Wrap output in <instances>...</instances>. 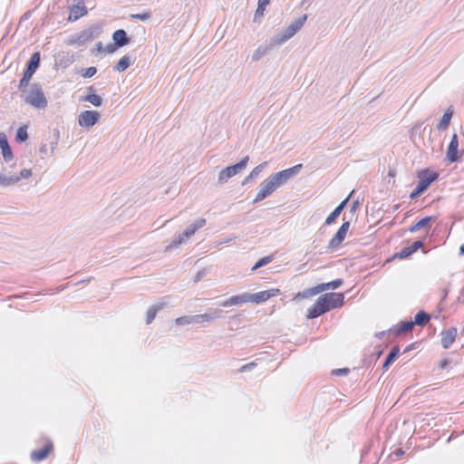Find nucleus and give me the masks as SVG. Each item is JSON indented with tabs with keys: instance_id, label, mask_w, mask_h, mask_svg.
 <instances>
[{
	"instance_id": "obj_1",
	"label": "nucleus",
	"mask_w": 464,
	"mask_h": 464,
	"mask_svg": "<svg viewBox=\"0 0 464 464\" xmlns=\"http://www.w3.org/2000/svg\"><path fill=\"white\" fill-rule=\"evenodd\" d=\"M23 92H25L24 102L32 107L44 109L47 106V99L39 84L33 83L27 90L24 88Z\"/></svg>"
},
{
	"instance_id": "obj_2",
	"label": "nucleus",
	"mask_w": 464,
	"mask_h": 464,
	"mask_svg": "<svg viewBox=\"0 0 464 464\" xmlns=\"http://www.w3.org/2000/svg\"><path fill=\"white\" fill-rule=\"evenodd\" d=\"M306 19L307 15L304 14L303 16L292 22L285 31H283L282 33L278 34L277 35L274 36L271 39V45L279 46L285 44L303 27Z\"/></svg>"
},
{
	"instance_id": "obj_3",
	"label": "nucleus",
	"mask_w": 464,
	"mask_h": 464,
	"mask_svg": "<svg viewBox=\"0 0 464 464\" xmlns=\"http://www.w3.org/2000/svg\"><path fill=\"white\" fill-rule=\"evenodd\" d=\"M417 177L420 181L413 191L411 193V198H415L423 191H425L429 186L438 179L439 175L438 173L430 171L429 169H421L417 173Z\"/></svg>"
},
{
	"instance_id": "obj_4",
	"label": "nucleus",
	"mask_w": 464,
	"mask_h": 464,
	"mask_svg": "<svg viewBox=\"0 0 464 464\" xmlns=\"http://www.w3.org/2000/svg\"><path fill=\"white\" fill-rule=\"evenodd\" d=\"M248 161L249 156H246L238 163L223 169L218 174V183L219 185L227 183L229 179L244 170Z\"/></svg>"
},
{
	"instance_id": "obj_5",
	"label": "nucleus",
	"mask_w": 464,
	"mask_h": 464,
	"mask_svg": "<svg viewBox=\"0 0 464 464\" xmlns=\"http://www.w3.org/2000/svg\"><path fill=\"white\" fill-rule=\"evenodd\" d=\"M205 225H206V219L205 218H201L197 219L195 222L190 224L182 234L179 235L166 247V250H169V249H171L173 247L179 246V245H181L184 242L185 238H189L191 236H193L195 234V232L198 229L203 227Z\"/></svg>"
},
{
	"instance_id": "obj_6",
	"label": "nucleus",
	"mask_w": 464,
	"mask_h": 464,
	"mask_svg": "<svg viewBox=\"0 0 464 464\" xmlns=\"http://www.w3.org/2000/svg\"><path fill=\"white\" fill-rule=\"evenodd\" d=\"M40 59H41L40 53L36 52L32 54L29 62H28L27 68L24 71V75H23L22 79L20 80V82L18 85V88L20 91H23L24 88H25L28 85L29 81L31 80L34 73L39 67Z\"/></svg>"
},
{
	"instance_id": "obj_7",
	"label": "nucleus",
	"mask_w": 464,
	"mask_h": 464,
	"mask_svg": "<svg viewBox=\"0 0 464 464\" xmlns=\"http://www.w3.org/2000/svg\"><path fill=\"white\" fill-rule=\"evenodd\" d=\"M97 34V28L94 26H91L89 28H86L80 33L72 35L68 40L69 44H76V45H82L84 43L92 40L94 35Z\"/></svg>"
},
{
	"instance_id": "obj_8",
	"label": "nucleus",
	"mask_w": 464,
	"mask_h": 464,
	"mask_svg": "<svg viewBox=\"0 0 464 464\" xmlns=\"http://www.w3.org/2000/svg\"><path fill=\"white\" fill-rule=\"evenodd\" d=\"M101 114L96 111H84L78 116V124L82 128L90 129L100 120Z\"/></svg>"
},
{
	"instance_id": "obj_9",
	"label": "nucleus",
	"mask_w": 464,
	"mask_h": 464,
	"mask_svg": "<svg viewBox=\"0 0 464 464\" xmlns=\"http://www.w3.org/2000/svg\"><path fill=\"white\" fill-rule=\"evenodd\" d=\"M327 311H329L328 306L325 304V299L322 295L318 297L315 304L308 309L306 317L309 319L316 318Z\"/></svg>"
},
{
	"instance_id": "obj_10",
	"label": "nucleus",
	"mask_w": 464,
	"mask_h": 464,
	"mask_svg": "<svg viewBox=\"0 0 464 464\" xmlns=\"http://www.w3.org/2000/svg\"><path fill=\"white\" fill-rule=\"evenodd\" d=\"M169 300H170L169 296H164L159 302L152 304L148 309L147 316H146L147 324H150V323H152V321L154 320V318L159 311L164 309L165 307H167L169 304Z\"/></svg>"
},
{
	"instance_id": "obj_11",
	"label": "nucleus",
	"mask_w": 464,
	"mask_h": 464,
	"mask_svg": "<svg viewBox=\"0 0 464 464\" xmlns=\"http://www.w3.org/2000/svg\"><path fill=\"white\" fill-rule=\"evenodd\" d=\"M350 227V222L344 221L342 226L339 227L335 235L329 241L328 246L330 248H335L342 244L344 240L346 234Z\"/></svg>"
},
{
	"instance_id": "obj_12",
	"label": "nucleus",
	"mask_w": 464,
	"mask_h": 464,
	"mask_svg": "<svg viewBox=\"0 0 464 464\" xmlns=\"http://www.w3.org/2000/svg\"><path fill=\"white\" fill-rule=\"evenodd\" d=\"M301 168H302V164H297L292 168L274 173V176L276 178L279 184L282 186L285 183H286L291 178L295 176L299 172Z\"/></svg>"
},
{
	"instance_id": "obj_13",
	"label": "nucleus",
	"mask_w": 464,
	"mask_h": 464,
	"mask_svg": "<svg viewBox=\"0 0 464 464\" xmlns=\"http://www.w3.org/2000/svg\"><path fill=\"white\" fill-rule=\"evenodd\" d=\"M274 191H276L273 185H271V180L269 179H266L263 182L259 185L258 192L254 199V203L262 201L268 196H270Z\"/></svg>"
},
{
	"instance_id": "obj_14",
	"label": "nucleus",
	"mask_w": 464,
	"mask_h": 464,
	"mask_svg": "<svg viewBox=\"0 0 464 464\" xmlns=\"http://www.w3.org/2000/svg\"><path fill=\"white\" fill-rule=\"evenodd\" d=\"M279 294V289L272 288L266 291H261L256 294H250L251 303L260 304L267 301L271 297L276 296Z\"/></svg>"
},
{
	"instance_id": "obj_15",
	"label": "nucleus",
	"mask_w": 464,
	"mask_h": 464,
	"mask_svg": "<svg viewBox=\"0 0 464 464\" xmlns=\"http://www.w3.org/2000/svg\"><path fill=\"white\" fill-rule=\"evenodd\" d=\"M323 295L325 299V304L328 306V310L340 307L343 304L344 296L342 293H328Z\"/></svg>"
},
{
	"instance_id": "obj_16",
	"label": "nucleus",
	"mask_w": 464,
	"mask_h": 464,
	"mask_svg": "<svg viewBox=\"0 0 464 464\" xmlns=\"http://www.w3.org/2000/svg\"><path fill=\"white\" fill-rule=\"evenodd\" d=\"M250 302H251L250 294L244 293L241 295H233L231 297H229L228 299L222 302L220 304V305L223 307H229V306L238 305V304L250 303Z\"/></svg>"
},
{
	"instance_id": "obj_17",
	"label": "nucleus",
	"mask_w": 464,
	"mask_h": 464,
	"mask_svg": "<svg viewBox=\"0 0 464 464\" xmlns=\"http://www.w3.org/2000/svg\"><path fill=\"white\" fill-rule=\"evenodd\" d=\"M458 148H459L458 136H457V134H453L451 140L447 149V159L450 162H456L459 160V154Z\"/></svg>"
},
{
	"instance_id": "obj_18",
	"label": "nucleus",
	"mask_w": 464,
	"mask_h": 464,
	"mask_svg": "<svg viewBox=\"0 0 464 464\" xmlns=\"http://www.w3.org/2000/svg\"><path fill=\"white\" fill-rule=\"evenodd\" d=\"M457 328L451 327L441 332V345L444 349H448L455 342L457 336Z\"/></svg>"
},
{
	"instance_id": "obj_19",
	"label": "nucleus",
	"mask_w": 464,
	"mask_h": 464,
	"mask_svg": "<svg viewBox=\"0 0 464 464\" xmlns=\"http://www.w3.org/2000/svg\"><path fill=\"white\" fill-rule=\"evenodd\" d=\"M0 148L2 150L3 158L5 162L13 160L14 155L9 146L7 137L5 133L0 132Z\"/></svg>"
},
{
	"instance_id": "obj_20",
	"label": "nucleus",
	"mask_w": 464,
	"mask_h": 464,
	"mask_svg": "<svg viewBox=\"0 0 464 464\" xmlns=\"http://www.w3.org/2000/svg\"><path fill=\"white\" fill-rule=\"evenodd\" d=\"M353 191L351 192V194L343 199L336 208L325 219V225L329 226L333 224L335 219L340 216L343 208H345L347 202L349 201V198Z\"/></svg>"
},
{
	"instance_id": "obj_21",
	"label": "nucleus",
	"mask_w": 464,
	"mask_h": 464,
	"mask_svg": "<svg viewBox=\"0 0 464 464\" xmlns=\"http://www.w3.org/2000/svg\"><path fill=\"white\" fill-rule=\"evenodd\" d=\"M86 14H87V8L84 5V4L82 3V2L78 3V4L74 5L71 8V12H70V15H69V20L70 21H76L80 17L85 15Z\"/></svg>"
},
{
	"instance_id": "obj_22",
	"label": "nucleus",
	"mask_w": 464,
	"mask_h": 464,
	"mask_svg": "<svg viewBox=\"0 0 464 464\" xmlns=\"http://www.w3.org/2000/svg\"><path fill=\"white\" fill-rule=\"evenodd\" d=\"M112 39L115 45L118 47L127 45L130 42V39L127 36V34L123 29L116 30L112 34Z\"/></svg>"
},
{
	"instance_id": "obj_23",
	"label": "nucleus",
	"mask_w": 464,
	"mask_h": 464,
	"mask_svg": "<svg viewBox=\"0 0 464 464\" xmlns=\"http://www.w3.org/2000/svg\"><path fill=\"white\" fill-rule=\"evenodd\" d=\"M53 450V445L51 443L46 444L43 449L38 450H33L31 453V459L34 461H42L45 458H47L48 454Z\"/></svg>"
},
{
	"instance_id": "obj_24",
	"label": "nucleus",
	"mask_w": 464,
	"mask_h": 464,
	"mask_svg": "<svg viewBox=\"0 0 464 464\" xmlns=\"http://www.w3.org/2000/svg\"><path fill=\"white\" fill-rule=\"evenodd\" d=\"M422 242L420 240H417L413 242L410 246L402 248L399 253L396 254V256L399 258H406L410 256L411 254L416 252L419 248L422 246Z\"/></svg>"
},
{
	"instance_id": "obj_25",
	"label": "nucleus",
	"mask_w": 464,
	"mask_h": 464,
	"mask_svg": "<svg viewBox=\"0 0 464 464\" xmlns=\"http://www.w3.org/2000/svg\"><path fill=\"white\" fill-rule=\"evenodd\" d=\"M434 220V218L433 217H426L422 219H420L419 222L415 223L414 225H412L410 228H409V231L411 233H413V232H416L421 228H426V227H430V222Z\"/></svg>"
},
{
	"instance_id": "obj_26",
	"label": "nucleus",
	"mask_w": 464,
	"mask_h": 464,
	"mask_svg": "<svg viewBox=\"0 0 464 464\" xmlns=\"http://www.w3.org/2000/svg\"><path fill=\"white\" fill-rule=\"evenodd\" d=\"M266 165H267V162H263V163L259 164L258 166H256V168H254L252 169V171L249 173V175L245 178L242 184L245 185V184L248 183L249 181H251L252 179H256L259 176V174L264 170V169L266 167Z\"/></svg>"
},
{
	"instance_id": "obj_27",
	"label": "nucleus",
	"mask_w": 464,
	"mask_h": 464,
	"mask_svg": "<svg viewBox=\"0 0 464 464\" xmlns=\"http://www.w3.org/2000/svg\"><path fill=\"white\" fill-rule=\"evenodd\" d=\"M18 183L16 174L6 175L0 173V186L10 187Z\"/></svg>"
},
{
	"instance_id": "obj_28",
	"label": "nucleus",
	"mask_w": 464,
	"mask_h": 464,
	"mask_svg": "<svg viewBox=\"0 0 464 464\" xmlns=\"http://www.w3.org/2000/svg\"><path fill=\"white\" fill-rule=\"evenodd\" d=\"M274 45H271V44L266 46V45H260L258 46L255 52L253 53L252 54V60L253 61H259L263 56H265L267 52L269 51V49L271 47H273Z\"/></svg>"
},
{
	"instance_id": "obj_29",
	"label": "nucleus",
	"mask_w": 464,
	"mask_h": 464,
	"mask_svg": "<svg viewBox=\"0 0 464 464\" xmlns=\"http://www.w3.org/2000/svg\"><path fill=\"white\" fill-rule=\"evenodd\" d=\"M130 63V58L128 55H124L120 59L113 69L119 72H122L129 68Z\"/></svg>"
},
{
	"instance_id": "obj_30",
	"label": "nucleus",
	"mask_w": 464,
	"mask_h": 464,
	"mask_svg": "<svg viewBox=\"0 0 464 464\" xmlns=\"http://www.w3.org/2000/svg\"><path fill=\"white\" fill-rule=\"evenodd\" d=\"M322 288L321 286H318V285L314 287H312V288H308L306 290H304V292H300L298 293L296 295H295V298H307L309 296H313V295H315L319 293L322 292Z\"/></svg>"
},
{
	"instance_id": "obj_31",
	"label": "nucleus",
	"mask_w": 464,
	"mask_h": 464,
	"mask_svg": "<svg viewBox=\"0 0 464 464\" xmlns=\"http://www.w3.org/2000/svg\"><path fill=\"white\" fill-rule=\"evenodd\" d=\"M430 314H428L424 311H420L415 314L413 323L416 325L422 326V325L426 324L430 321Z\"/></svg>"
},
{
	"instance_id": "obj_32",
	"label": "nucleus",
	"mask_w": 464,
	"mask_h": 464,
	"mask_svg": "<svg viewBox=\"0 0 464 464\" xmlns=\"http://www.w3.org/2000/svg\"><path fill=\"white\" fill-rule=\"evenodd\" d=\"M400 353V348L398 346H394L391 352L389 353L382 368L387 370L390 364L398 357Z\"/></svg>"
},
{
	"instance_id": "obj_33",
	"label": "nucleus",
	"mask_w": 464,
	"mask_h": 464,
	"mask_svg": "<svg viewBox=\"0 0 464 464\" xmlns=\"http://www.w3.org/2000/svg\"><path fill=\"white\" fill-rule=\"evenodd\" d=\"M82 101L88 102L96 107H99L102 104V97L95 93H90L86 95L82 99Z\"/></svg>"
},
{
	"instance_id": "obj_34",
	"label": "nucleus",
	"mask_w": 464,
	"mask_h": 464,
	"mask_svg": "<svg viewBox=\"0 0 464 464\" xmlns=\"http://www.w3.org/2000/svg\"><path fill=\"white\" fill-rule=\"evenodd\" d=\"M342 285H343V280L342 279H335V280L331 281L329 283L319 284L318 286L323 287L322 288V292H323V291H325L327 289H333V290L334 289H337Z\"/></svg>"
},
{
	"instance_id": "obj_35",
	"label": "nucleus",
	"mask_w": 464,
	"mask_h": 464,
	"mask_svg": "<svg viewBox=\"0 0 464 464\" xmlns=\"http://www.w3.org/2000/svg\"><path fill=\"white\" fill-rule=\"evenodd\" d=\"M28 139L26 126H22L17 130L15 140L18 142H24Z\"/></svg>"
},
{
	"instance_id": "obj_36",
	"label": "nucleus",
	"mask_w": 464,
	"mask_h": 464,
	"mask_svg": "<svg viewBox=\"0 0 464 464\" xmlns=\"http://www.w3.org/2000/svg\"><path fill=\"white\" fill-rule=\"evenodd\" d=\"M175 323L177 325H185V324H195L194 315H185V316L178 317L175 320Z\"/></svg>"
},
{
	"instance_id": "obj_37",
	"label": "nucleus",
	"mask_w": 464,
	"mask_h": 464,
	"mask_svg": "<svg viewBox=\"0 0 464 464\" xmlns=\"http://www.w3.org/2000/svg\"><path fill=\"white\" fill-rule=\"evenodd\" d=\"M273 260V256H265L261 259H259L252 267V270L255 271L267 264H269L270 262H272Z\"/></svg>"
},
{
	"instance_id": "obj_38",
	"label": "nucleus",
	"mask_w": 464,
	"mask_h": 464,
	"mask_svg": "<svg viewBox=\"0 0 464 464\" xmlns=\"http://www.w3.org/2000/svg\"><path fill=\"white\" fill-rule=\"evenodd\" d=\"M414 325L413 322H402L399 329L397 330V334H401L402 333L409 332L412 329Z\"/></svg>"
},
{
	"instance_id": "obj_39",
	"label": "nucleus",
	"mask_w": 464,
	"mask_h": 464,
	"mask_svg": "<svg viewBox=\"0 0 464 464\" xmlns=\"http://www.w3.org/2000/svg\"><path fill=\"white\" fill-rule=\"evenodd\" d=\"M130 17L132 19H136V20L148 21L151 17V13L149 11H146V12L140 13V14H130Z\"/></svg>"
},
{
	"instance_id": "obj_40",
	"label": "nucleus",
	"mask_w": 464,
	"mask_h": 464,
	"mask_svg": "<svg viewBox=\"0 0 464 464\" xmlns=\"http://www.w3.org/2000/svg\"><path fill=\"white\" fill-rule=\"evenodd\" d=\"M195 324H200L202 322H211V317L208 315V312L201 314L194 315Z\"/></svg>"
},
{
	"instance_id": "obj_41",
	"label": "nucleus",
	"mask_w": 464,
	"mask_h": 464,
	"mask_svg": "<svg viewBox=\"0 0 464 464\" xmlns=\"http://www.w3.org/2000/svg\"><path fill=\"white\" fill-rule=\"evenodd\" d=\"M451 116H452V113L450 111H446L440 120V128L447 127L450 121Z\"/></svg>"
},
{
	"instance_id": "obj_42",
	"label": "nucleus",
	"mask_w": 464,
	"mask_h": 464,
	"mask_svg": "<svg viewBox=\"0 0 464 464\" xmlns=\"http://www.w3.org/2000/svg\"><path fill=\"white\" fill-rule=\"evenodd\" d=\"M208 314L211 317V321L222 317V310L217 308L208 309Z\"/></svg>"
},
{
	"instance_id": "obj_43",
	"label": "nucleus",
	"mask_w": 464,
	"mask_h": 464,
	"mask_svg": "<svg viewBox=\"0 0 464 464\" xmlns=\"http://www.w3.org/2000/svg\"><path fill=\"white\" fill-rule=\"evenodd\" d=\"M32 176V170L30 169H22L19 174H16V178L18 179V182L22 179H28Z\"/></svg>"
},
{
	"instance_id": "obj_44",
	"label": "nucleus",
	"mask_w": 464,
	"mask_h": 464,
	"mask_svg": "<svg viewBox=\"0 0 464 464\" xmlns=\"http://www.w3.org/2000/svg\"><path fill=\"white\" fill-rule=\"evenodd\" d=\"M96 72H97V69H96V67L91 66V67H88L87 69H85V70L82 72V76L83 78H91V77H92Z\"/></svg>"
},
{
	"instance_id": "obj_45",
	"label": "nucleus",
	"mask_w": 464,
	"mask_h": 464,
	"mask_svg": "<svg viewBox=\"0 0 464 464\" xmlns=\"http://www.w3.org/2000/svg\"><path fill=\"white\" fill-rule=\"evenodd\" d=\"M268 179L271 180V185H273L276 190L281 186L274 174L270 175Z\"/></svg>"
},
{
	"instance_id": "obj_46",
	"label": "nucleus",
	"mask_w": 464,
	"mask_h": 464,
	"mask_svg": "<svg viewBox=\"0 0 464 464\" xmlns=\"http://www.w3.org/2000/svg\"><path fill=\"white\" fill-rule=\"evenodd\" d=\"M348 372H349L348 368H340V369H335L333 371V373L335 375H346Z\"/></svg>"
},
{
	"instance_id": "obj_47",
	"label": "nucleus",
	"mask_w": 464,
	"mask_h": 464,
	"mask_svg": "<svg viewBox=\"0 0 464 464\" xmlns=\"http://www.w3.org/2000/svg\"><path fill=\"white\" fill-rule=\"evenodd\" d=\"M118 46L115 45V43L114 44H109L105 46L104 48V52L108 53H112L116 51V48Z\"/></svg>"
},
{
	"instance_id": "obj_48",
	"label": "nucleus",
	"mask_w": 464,
	"mask_h": 464,
	"mask_svg": "<svg viewBox=\"0 0 464 464\" xmlns=\"http://www.w3.org/2000/svg\"><path fill=\"white\" fill-rule=\"evenodd\" d=\"M266 5H260V2H258V5H257V9L256 11V14H255V17L256 18L257 16H262L263 14H264V11L266 9Z\"/></svg>"
},
{
	"instance_id": "obj_49",
	"label": "nucleus",
	"mask_w": 464,
	"mask_h": 464,
	"mask_svg": "<svg viewBox=\"0 0 464 464\" xmlns=\"http://www.w3.org/2000/svg\"><path fill=\"white\" fill-rule=\"evenodd\" d=\"M256 365V362H250V363L245 364V365H243V366L240 368V372H244L250 371V370H252Z\"/></svg>"
},
{
	"instance_id": "obj_50",
	"label": "nucleus",
	"mask_w": 464,
	"mask_h": 464,
	"mask_svg": "<svg viewBox=\"0 0 464 464\" xmlns=\"http://www.w3.org/2000/svg\"><path fill=\"white\" fill-rule=\"evenodd\" d=\"M205 275H206V271H205V270H200V271H198V272L196 274L195 277H194V282H195V283H198V281H200V280H201V278H202Z\"/></svg>"
},
{
	"instance_id": "obj_51",
	"label": "nucleus",
	"mask_w": 464,
	"mask_h": 464,
	"mask_svg": "<svg viewBox=\"0 0 464 464\" xmlns=\"http://www.w3.org/2000/svg\"><path fill=\"white\" fill-rule=\"evenodd\" d=\"M237 237L236 236H232V237H225L223 238L221 241H219V245L220 244H226V243H230L231 241H233L234 239H236Z\"/></svg>"
},
{
	"instance_id": "obj_52",
	"label": "nucleus",
	"mask_w": 464,
	"mask_h": 464,
	"mask_svg": "<svg viewBox=\"0 0 464 464\" xmlns=\"http://www.w3.org/2000/svg\"><path fill=\"white\" fill-rule=\"evenodd\" d=\"M40 152L42 154H44L46 155L48 153V148H47V145L46 144H43L41 147H40Z\"/></svg>"
},
{
	"instance_id": "obj_53",
	"label": "nucleus",
	"mask_w": 464,
	"mask_h": 464,
	"mask_svg": "<svg viewBox=\"0 0 464 464\" xmlns=\"http://www.w3.org/2000/svg\"><path fill=\"white\" fill-rule=\"evenodd\" d=\"M359 206V202L357 200L353 201L351 205V211L355 212Z\"/></svg>"
},
{
	"instance_id": "obj_54",
	"label": "nucleus",
	"mask_w": 464,
	"mask_h": 464,
	"mask_svg": "<svg viewBox=\"0 0 464 464\" xmlns=\"http://www.w3.org/2000/svg\"><path fill=\"white\" fill-rule=\"evenodd\" d=\"M449 364V360L448 359H444L440 362V367L441 369H444L447 365Z\"/></svg>"
},
{
	"instance_id": "obj_55",
	"label": "nucleus",
	"mask_w": 464,
	"mask_h": 464,
	"mask_svg": "<svg viewBox=\"0 0 464 464\" xmlns=\"http://www.w3.org/2000/svg\"><path fill=\"white\" fill-rule=\"evenodd\" d=\"M96 48H97V51H98V52L104 51V49H103V45H102V42H99V43L96 44Z\"/></svg>"
},
{
	"instance_id": "obj_56",
	"label": "nucleus",
	"mask_w": 464,
	"mask_h": 464,
	"mask_svg": "<svg viewBox=\"0 0 464 464\" xmlns=\"http://www.w3.org/2000/svg\"><path fill=\"white\" fill-rule=\"evenodd\" d=\"M260 2V5H267L270 2V0H258Z\"/></svg>"
},
{
	"instance_id": "obj_57",
	"label": "nucleus",
	"mask_w": 464,
	"mask_h": 464,
	"mask_svg": "<svg viewBox=\"0 0 464 464\" xmlns=\"http://www.w3.org/2000/svg\"><path fill=\"white\" fill-rule=\"evenodd\" d=\"M460 254L464 255V244L460 246Z\"/></svg>"
},
{
	"instance_id": "obj_58",
	"label": "nucleus",
	"mask_w": 464,
	"mask_h": 464,
	"mask_svg": "<svg viewBox=\"0 0 464 464\" xmlns=\"http://www.w3.org/2000/svg\"><path fill=\"white\" fill-rule=\"evenodd\" d=\"M459 301L464 304V295H463L462 299H461V297H459Z\"/></svg>"
},
{
	"instance_id": "obj_59",
	"label": "nucleus",
	"mask_w": 464,
	"mask_h": 464,
	"mask_svg": "<svg viewBox=\"0 0 464 464\" xmlns=\"http://www.w3.org/2000/svg\"><path fill=\"white\" fill-rule=\"evenodd\" d=\"M463 332H464V327H463Z\"/></svg>"
}]
</instances>
